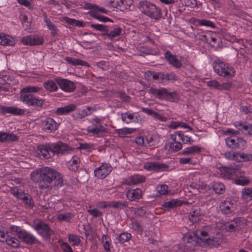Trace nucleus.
Segmentation results:
<instances>
[{
	"label": "nucleus",
	"mask_w": 252,
	"mask_h": 252,
	"mask_svg": "<svg viewBox=\"0 0 252 252\" xmlns=\"http://www.w3.org/2000/svg\"><path fill=\"white\" fill-rule=\"evenodd\" d=\"M43 86L47 91L51 92L57 91L58 89L56 82L52 80L44 82Z\"/></svg>",
	"instance_id": "72a5a7b5"
},
{
	"label": "nucleus",
	"mask_w": 252,
	"mask_h": 252,
	"mask_svg": "<svg viewBox=\"0 0 252 252\" xmlns=\"http://www.w3.org/2000/svg\"><path fill=\"white\" fill-rule=\"evenodd\" d=\"M91 27L94 29L96 30L103 32V34L106 35L108 32V27L104 25L92 24L91 25Z\"/></svg>",
	"instance_id": "de8ad7c7"
},
{
	"label": "nucleus",
	"mask_w": 252,
	"mask_h": 252,
	"mask_svg": "<svg viewBox=\"0 0 252 252\" xmlns=\"http://www.w3.org/2000/svg\"><path fill=\"white\" fill-rule=\"evenodd\" d=\"M42 129L48 132H51L56 130L58 127V124L51 118H46L41 122Z\"/></svg>",
	"instance_id": "4468645a"
},
{
	"label": "nucleus",
	"mask_w": 252,
	"mask_h": 252,
	"mask_svg": "<svg viewBox=\"0 0 252 252\" xmlns=\"http://www.w3.org/2000/svg\"><path fill=\"white\" fill-rule=\"evenodd\" d=\"M57 217L59 221L69 222L74 217V215L70 212H63L58 214Z\"/></svg>",
	"instance_id": "c9c22d12"
},
{
	"label": "nucleus",
	"mask_w": 252,
	"mask_h": 252,
	"mask_svg": "<svg viewBox=\"0 0 252 252\" xmlns=\"http://www.w3.org/2000/svg\"><path fill=\"white\" fill-rule=\"evenodd\" d=\"M252 161V154L240 152L239 162H248Z\"/></svg>",
	"instance_id": "8fccbe9b"
},
{
	"label": "nucleus",
	"mask_w": 252,
	"mask_h": 252,
	"mask_svg": "<svg viewBox=\"0 0 252 252\" xmlns=\"http://www.w3.org/2000/svg\"><path fill=\"white\" fill-rule=\"evenodd\" d=\"M11 193L16 197L23 200V202L30 208H32L34 205V202L31 196L23 192L21 189L17 188H12L10 189Z\"/></svg>",
	"instance_id": "1a4fd4ad"
},
{
	"label": "nucleus",
	"mask_w": 252,
	"mask_h": 252,
	"mask_svg": "<svg viewBox=\"0 0 252 252\" xmlns=\"http://www.w3.org/2000/svg\"><path fill=\"white\" fill-rule=\"evenodd\" d=\"M131 238L130 233L124 232L120 234L117 238L118 242L121 244H123L129 241Z\"/></svg>",
	"instance_id": "37998d69"
},
{
	"label": "nucleus",
	"mask_w": 252,
	"mask_h": 252,
	"mask_svg": "<svg viewBox=\"0 0 252 252\" xmlns=\"http://www.w3.org/2000/svg\"><path fill=\"white\" fill-rule=\"evenodd\" d=\"M233 208V204L229 200H225L220 205V208L224 214H228L231 212Z\"/></svg>",
	"instance_id": "c85d7f7f"
},
{
	"label": "nucleus",
	"mask_w": 252,
	"mask_h": 252,
	"mask_svg": "<svg viewBox=\"0 0 252 252\" xmlns=\"http://www.w3.org/2000/svg\"><path fill=\"white\" fill-rule=\"evenodd\" d=\"M179 162L181 164H192V159L190 158H179Z\"/></svg>",
	"instance_id": "69168bd1"
},
{
	"label": "nucleus",
	"mask_w": 252,
	"mask_h": 252,
	"mask_svg": "<svg viewBox=\"0 0 252 252\" xmlns=\"http://www.w3.org/2000/svg\"><path fill=\"white\" fill-rule=\"evenodd\" d=\"M168 166L164 164L158 162H147L144 166V168L149 171L158 172L165 170Z\"/></svg>",
	"instance_id": "2eb2a0df"
},
{
	"label": "nucleus",
	"mask_w": 252,
	"mask_h": 252,
	"mask_svg": "<svg viewBox=\"0 0 252 252\" xmlns=\"http://www.w3.org/2000/svg\"><path fill=\"white\" fill-rule=\"evenodd\" d=\"M121 118L123 122H125L127 124H129L131 122V120L133 119V115L129 112L122 113Z\"/></svg>",
	"instance_id": "6e6d98bb"
},
{
	"label": "nucleus",
	"mask_w": 252,
	"mask_h": 252,
	"mask_svg": "<svg viewBox=\"0 0 252 252\" xmlns=\"http://www.w3.org/2000/svg\"><path fill=\"white\" fill-rule=\"evenodd\" d=\"M207 85L210 87L214 88L216 89H220V83L216 80H211L207 82Z\"/></svg>",
	"instance_id": "680f3d73"
},
{
	"label": "nucleus",
	"mask_w": 252,
	"mask_h": 252,
	"mask_svg": "<svg viewBox=\"0 0 252 252\" xmlns=\"http://www.w3.org/2000/svg\"><path fill=\"white\" fill-rule=\"evenodd\" d=\"M9 233L11 235L17 236L22 241L27 244H33L36 241L34 236L18 226H11Z\"/></svg>",
	"instance_id": "20e7f679"
},
{
	"label": "nucleus",
	"mask_w": 252,
	"mask_h": 252,
	"mask_svg": "<svg viewBox=\"0 0 252 252\" xmlns=\"http://www.w3.org/2000/svg\"><path fill=\"white\" fill-rule=\"evenodd\" d=\"M36 153L40 158L45 159L50 158L55 155L53 143L39 146Z\"/></svg>",
	"instance_id": "9d476101"
},
{
	"label": "nucleus",
	"mask_w": 252,
	"mask_h": 252,
	"mask_svg": "<svg viewBox=\"0 0 252 252\" xmlns=\"http://www.w3.org/2000/svg\"><path fill=\"white\" fill-rule=\"evenodd\" d=\"M18 140V137L13 133L0 132V142H12Z\"/></svg>",
	"instance_id": "cd10ccee"
},
{
	"label": "nucleus",
	"mask_w": 252,
	"mask_h": 252,
	"mask_svg": "<svg viewBox=\"0 0 252 252\" xmlns=\"http://www.w3.org/2000/svg\"><path fill=\"white\" fill-rule=\"evenodd\" d=\"M87 212L91 215H92L94 218H96L97 217H99L101 216L103 214L102 212L99 211L96 208L88 209Z\"/></svg>",
	"instance_id": "bf43d9fd"
},
{
	"label": "nucleus",
	"mask_w": 252,
	"mask_h": 252,
	"mask_svg": "<svg viewBox=\"0 0 252 252\" xmlns=\"http://www.w3.org/2000/svg\"><path fill=\"white\" fill-rule=\"evenodd\" d=\"M140 9L144 14L155 20H159L162 16L160 8L147 1L140 3Z\"/></svg>",
	"instance_id": "7ed1b4c3"
},
{
	"label": "nucleus",
	"mask_w": 252,
	"mask_h": 252,
	"mask_svg": "<svg viewBox=\"0 0 252 252\" xmlns=\"http://www.w3.org/2000/svg\"><path fill=\"white\" fill-rule=\"evenodd\" d=\"M142 191L139 189L128 190L126 192V197L130 201L139 199L142 197Z\"/></svg>",
	"instance_id": "4be33fe9"
},
{
	"label": "nucleus",
	"mask_w": 252,
	"mask_h": 252,
	"mask_svg": "<svg viewBox=\"0 0 252 252\" xmlns=\"http://www.w3.org/2000/svg\"><path fill=\"white\" fill-rule=\"evenodd\" d=\"M94 18H95L96 19H97L99 21L102 22H113V20H112L111 19H110L107 17L99 15L97 13H95L94 15Z\"/></svg>",
	"instance_id": "e2e57ef3"
},
{
	"label": "nucleus",
	"mask_w": 252,
	"mask_h": 252,
	"mask_svg": "<svg viewBox=\"0 0 252 252\" xmlns=\"http://www.w3.org/2000/svg\"><path fill=\"white\" fill-rule=\"evenodd\" d=\"M182 203L183 202L181 200L178 199H174L165 202L163 204L162 206L167 210H169L180 206L182 205Z\"/></svg>",
	"instance_id": "bb28decb"
},
{
	"label": "nucleus",
	"mask_w": 252,
	"mask_h": 252,
	"mask_svg": "<svg viewBox=\"0 0 252 252\" xmlns=\"http://www.w3.org/2000/svg\"><path fill=\"white\" fill-rule=\"evenodd\" d=\"M92 108L91 107L87 106L85 109H79L78 111L76 118L81 119L84 117L90 115L92 112Z\"/></svg>",
	"instance_id": "ea45409f"
},
{
	"label": "nucleus",
	"mask_w": 252,
	"mask_h": 252,
	"mask_svg": "<svg viewBox=\"0 0 252 252\" xmlns=\"http://www.w3.org/2000/svg\"><path fill=\"white\" fill-rule=\"evenodd\" d=\"M201 239L203 241V243L210 246L217 247L220 243V240L218 238H213L212 239L210 238L207 239L201 238Z\"/></svg>",
	"instance_id": "e433bc0d"
},
{
	"label": "nucleus",
	"mask_w": 252,
	"mask_h": 252,
	"mask_svg": "<svg viewBox=\"0 0 252 252\" xmlns=\"http://www.w3.org/2000/svg\"><path fill=\"white\" fill-rule=\"evenodd\" d=\"M19 99L28 106L39 108L42 107L44 102V99L39 98L32 94H21Z\"/></svg>",
	"instance_id": "0eeeda50"
},
{
	"label": "nucleus",
	"mask_w": 252,
	"mask_h": 252,
	"mask_svg": "<svg viewBox=\"0 0 252 252\" xmlns=\"http://www.w3.org/2000/svg\"><path fill=\"white\" fill-rule=\"evenodd\" d=\"M127 204L124 202L120 201H112L109 202V207H112L115 208H122L124 207H126Z\"/></svg>",
	"instance_id": "5fc2aeb1"
},
{
	"label": "nucleus",
	"mask_w": 252,
	"mask_h": 252,
	"mask_svg": "<svg viewBox=\"0 0 252 252\" xmlns=\"http://www.w3.org/2000/svg\"><path fill=\"white\" fill-rule=\"evenodd\" d=\"M66 61L69 63L74 65H87L88 64L86 62H84L81 60L75 58H72L70 57H68L66 58Z\"/></svg>",
	"instance_id": "a18cd8bd"
},
{
	"label": "nucleus",
	"mask_w": 252,
	"mask_h": 252,
	"mask_svg": "<svg viewBox=\"0 0 252 252\" xmlns=\"http://www.w3.org/2000/svg\"><path fill=\"white\" fill-rule=\"evenodd\" d=\"M177 140H178L172 141V142H171L169 145L170 149L174 151H178L182 148V143L178 142Z\"/></svg>",
	"instance_id": "603ef678"
},
{
	"label": "nucleus",
	"mask_w": 252,
	"mask_h": 252,
	"mask_svg": "<svg viewBox=\"0 0 252 252\" xmlns=\"http://www.w3.org/2000/svg\"><path fill=\"white\" fill-rule=\"evenodd\" d=\"M242 197L246 201L252 200V188H246L242 189Z\"/></svg>",
	"instance_id": "58836bf2"
},
{
	"label": "nucleus",
	"mask_w": 252,
	"mask_h": 252,
	"mask_svg": "<svg viewBox=\"0 0 252 252\" xmlns=\"http://www.w3.org/2000/svg\"><path fill=\"white\" fill-rule=\"evenodd\" d=\"M200 148L198 146H192L184 149L181 152L184 155H194L196 153L200 152Z\"/></svg>",
	"instance_id": "c756f323"
},
{
	"label": "nucleus",
	"mask_w": 252,
	"mask_h": 252,
	"mask_svg": "<svg viewBox=\"0 0 252 252\" xmlns=\"http://www.w3.org/2000/svg\"><path fill=\"white\" fill-rule=\"evenodd\" d=\"M214 71L219 75L225 78H231L234 76V68L228 63L220 60H216L213 63Z\"/></svg>",
	"instance_id": "f03ea898"
},
{
	"label": "nucleus",
	"mask_w": 252,
	"mask_h": 252,
	"mask_svg": "<svg viewBox=\"0 0 252 252\" xmlns=\"http://www.w3.org/2000/svg\"><path fill=\"white\" fill-rule=\"evenodd\" d=\"M233 222L237 230L244 228L246 225V220L243 218H236L233 220Z\"/></svg>",
	"instance_id": "4c0bfd02"
},
{
	"label": "nucleus",
	"mask_w": 252,
	"mask_h": 252,
	"mask_svg": "<svg viewBox=\"0 0 252 252\" xmlns=\"http://www.w3.org/2000/svg\"><path fill=\"white\" fill-rule=\"evenodd\" d=\"M164 57L165 59L173 66L176 68H180L182 67V63L176 56L173 55L170 52L166 51L165 53Z\"/></svg>",
	"instance_id": "a211bd4d"
},
{
	"label": "nucleus",
	"mask_w": 252,
	"mask_h": 252,
	"mask_svg": "<svg viewBox=\"0 0 252 252\" xmlns=\"http://www.w3.org/2000/svg\"><path fill=\"white\" fill-rule=\"evenodd\" d=\"M90 8L92 11L97 13H102L107 14L109 11L103 7H100L99 6L95 4H91Z\"/></svg>",
	"instance_id": "49530a36"
},
{
	"label": "nucleus",
	"mask_w": 252,
	"mask_h": 252,
	"mask_svg": "<svg viewBox=\"0 0 252 252\" xmlns=\"http://www.w3.org/2000/svg\"><path fill=\"white\" fill-rule=\"evenodd\" d=\"M197 22L200 26L209 27L213 28L215 27L214 24L209 20L205 19L198 20Z\"/></svg>",
	"instance_id": "4d7b16f0"
},
{
	"label": "nucleus",
	"mask_w": 252,
	"mask_h": 252,
	"mask_svg": "<svg viewBox=\"0 0 252 252\" xmlns=\"http://www.w3.org/2000/svg\"><path fill=\"white\" fill-rule=\"evenodd\" d=\"M0 112L3 114L9 113L13 115H22L24 114L25 110L13 106H0Z\"/></svg>",
	"instance_id": "6ab92c4d"
},
{
	"label": "nucleus",
	"mask_w": 252,
	"mask_h": 252,
	"mask_svg": "<svg viewBox=\"0 0 252 252\" xmlns=\"http://www.w3.org/2000/svg\"><path fill=\"white\" fill-rule=\"evenodd\" d=\"M235 126L245 134L252 135V124L237 122L235 124Z\"/></svg>",
	"instance_id": "5701e85b"
},
{
	"label": "nucleus",
	"mask_w": 252,
	"mask_h": 252,
	"mask_svg": "<svg viewBox=\"0 0 252 252\" xmlns=\"http://www.w3.org/2000/svg\"><path fill=\"white\" fill-rule=\"evenodd\" d=\"M112 170L110 164L104 163L94 171V175L97 178L103 179L108 175Z\"/></svg>",
	"instance_id": "9b49d317"
},
{
	"label": "nucleus",
	"mask_w": 252,
	"mask_h": 252,
	"mask_svg": "<svg viewBox=\"0 0 252 252\" xmlns=\"http://www.w3.org/2000/svg\"><path fill=\"white\" fill-rule=\"evenodd\" d=\"M42 91V88L38 86H28L23 88L21 91L22 94H32L37 93Z\"/></svg>",
	"instance_id": "2f4dec72"
},
{
	"label": "nucleus",
	"mask_w": 252,
	"mask_h": 252,
	"mask_svg": "<svg viewBox=\"0 0 252 252\" xmlns=\"http://www.w3.org/2000/svg\"><path fill=\"white\" fill-rule=\"evenodd\" d=\"M32 227L38 234L46 239H49L53 233V231L50 229L49 226L40 220H34Z\"/></svg>",
	"instance_id": "423d86ee"
},
{
	"label": "nucleus",
	"mask_w": 252,
	"mask_h": 252,
	"mask_svg": "<svg viewBox=\"0 0 252 252\" xmlns=\"http://www.w3.org/2000/svg\"><path fill=\"white\" fill-rule=\"evenodd\" d=\"M145 181L146 178L144 175L135 174L125 179L123 183L125 184L131 186L144 183Z\"/></svg>",
	"instance_id": "dca6fc26"
},
{
	"label": "nucleus",
	"mask_w": 252,
	"mask_h": 252,
	"mask_svg": "<svg viewBox=\"0 0 252 252\" xmlns=\"http://www.w3.org/2000/svg\"><path fill=\"white\" fill-rule=\"evenodd\" d=\"M237 138L236 139L228 137L225 139V143L228 147L232 149H237Z\"/></svg>",
	"instance_id": "79ce46f5"
},
{
	"label": "nucleus",
	"mask_w": 252,
	"mask_h": 252,
	"mask_svg": "<svg viewBox=\"0 0 252 252\" xmlns=\"http://www.w3.org/2000/svg\"><path fill=\"white\" fill-rule=\"evenodd\" d=\"M122 30L121 28L119 27H116L111 32H109V30H108V32L107 33L106 35L109 38H113L120 35L122 33Z\"/></svg>",
	"instance_id": "c03bdc74"
},
{
	"label": "nucleus",
	"mask_w": 252,
	"mask_h": 252,
	"mask_svg": "<svg viewBox=\"0 0 252 252\" xmlns=\"http://www.w3.org/2000/svg\"><path fill=\"white\" fill-rule=\"evenodd\" d=\"M172 141L179 140L184 144H191L193 142V140L187 135H185L180 131H176L170 135Z\"/></svg>",
	"instance_id": "f3484780"
},
{
	"label": "nucleus",
	"mask_w": 252,
	"mask_h": 252,
	"mask_svg": "<svg viewBox=\"0 0 252 252\" xmlns=\"http://www.w3.org/2000/svg\"><path fill=\"white\" fill-rule=\"evenodd\" d=\"M15 44V40L12 37L3 33H0V45L12 46Z\"/></svg>",
	"instance_id": "b1692460"
},
{
	"label": "nucleus",
	"mask_w": 252,
	"mask_h": 252,
	"mask_svg": "<svg viewBox=\"0 0 252 252\" xmlns=\"http://www.w3.org/2000/svg\"><path fill=\"white\" fill-rule=\"evenodd\" d=\"M69 242L73 245H78L80 242V239L79 236L76 235L69 234L68 235Z\"/></svg>",
	"instance_id": "3c124183"
},
{
	"label": "nucleus",
	"mask_w": 252,
	"mask_h": 252,
	"mask_svg": "<svg viewBox=\"0 0 252 252\" xmlns=\"http://www.w3.org/2000/svg\"><path fill=\"white\" fill-rule=\"evenodd\" d=\"M5 242L8 245L13 248L18 247L20 244V242L18 239L10 236L9 237Z\"/></svg>",
	"instance_id": "09e8293b"
},
{
	"label": "nucleus",
	"mask_w": 252,
	"mask_h": 252,
	"mask_svg": "<svg viewBox=\"0 0 252 252\" xmlns=\"http://www.w3.org/2000/svg\"><path fill=\"white\" fill-rule=\"evenodd\" d=\"M135 129L128 127H125L118 130V132L119 134H128L133 132Z\"/></svg>",
	"instance_id": "0e129e2a"
},
{
	"label": "nucleus",
	"mask_w": 252,
	"mask_h": 252,
	"mask_svg": "<svg viewBox=\"0 0 252 252\" xmlns=\"http://www.w3.org/2000/svg\"><path fill=\"white\" fill-rule=\"evenodd\" d=\"M102 243L104 250L106 252H112L113 246L110 237L107 235H103L102 237Z\"/></svg>",
	"instance_id": "7c9ffc66"
},
{
	"label": "nucleus",
	"mask_w": 252,
	"mask_h": 252,
	"mask_svg": "<svg viewBox=\"0 0 252 252\" xmlns=\"http://www.w3.org/2000/svg\"><path fill=\"white\" fill-rule=\"evenodd\" d=\"M54 154H68L73 152L75 149L62 142L53 143Z\"/></svg>",
	"instance_id": "f8f14e48"
},
{
	"label": "nucleus",
	"mask_w": 252,
	"mask_h": 252,
	"mask_svg": "<svg viewBox=\"0 0 252 252\" xmlns=\"http://www.w3.org/2000/svg\"><path fill=\"white\" fill-rule=\"evenodd\" d=\"M93 121L95 124L88 126L87 131L92 135L100 136L106 131V128L101 124V121L98 118H94Z\"/></svg>",
	"instance_id": "6e6552de"
},
{
	"label": "nucleus",
	"mask_w": 252,
	"mask_h": 252,
	"mask_svg": "<svg viewBox=\"0 0 252 252\" xmlns=\"http://www.w3.org/2000/svg\"><path fill=\"white\" fill-rule=\"evenodd\" d=\"M61 248L63 252H73L71 247L66 243H63Z\"/></svg>",
	"instance_id": "774afa93"
},
{
	"label": "nucleus",
	"mask_w": 252,
	"mask_h": 252,
	"mask_svg": "<svg viewBox=\"0 0 252 252\" xmlns=\"http://www.w3.org/2000/svg\"><path fill=\"white\" fill-rule=\"evenodd\" d=\"M44 42L43 38L39 35H32V45H38L42 44Z\"/></svg>",
	"instance_id": "864d4df0"
},
{
	"label": "nucleus",
	"mask_w": 252,
	"mask_h": 252,
	"mask_svg": "<svg viewBox=\"0 0 252 252\" xmlns=\"http://www.w3.org/2000/svg\"><path fill=\"white\" fill-rule=\"evenodd\" d=\"M196 189L200 192L202 193H205L206 191L209 189V187L203 182H199V183L196 185Z\"/></svg>",
	"instance_id": "13d9d810"
},
{
	"label": "nucleus",
	"mask_w": 252,
	"mask_h": 252,
	"mask_svg": "<svg viewBox=\"0 0 252 252\" xmlns=\"http://www.w3.org/2000/svg\"><path fill=\"white\" fill-rule=\"evenodd\" d=\"M44 22L46 23L47 28L51 31L52 35L55 36L58 33V29L55 24L48 17L46 12L42 13Z\"/></svg>",
	"instance_id": "aec40b11"
},
{
	"label": "nucleus",
	"mask_w": 252,
	"mask_h": 252,
	"mask_svg": "<svg viewBox=\"0 0 252 252\" xmlns=\"http://www.w3.org/2000/svg\"><path fill=\"white\" fill-rule=\"evenodd\" d=\"M76 106L74 104H70L64 107L58 108L56 111V113L57 115H66L69 113L75 110Z\"/></svg>",
	"instance_id": "393cba45"
},
{
	"label": "nucleus",
	"mask_w": 252,
	"mask_h": 252,
	"mask_svg": "<svg viewBox=\"0 0 252 252\" xmlns=\"http://www.w3.org/2000/svg\"><path fill=\"white\" fill-rule=\"evenodd\" d=\"M21 42L25 45H32V35L23 37L21 39Z\"/></svg>",
	"instance_id": "338daca9"
},
{
	"label": "nucleus",
	"mask_w": 252,
	"mask_h": 252,
	"mask_svg": "<svg viewBox=\"0 0 252 252\" xmlns=\"http://www.w3.org/2000/svg\"><path fill=\"white\" fill-rule=\"evenodd\" d=\"M203 214L199 207H195L192 209L189 213V220L193 223L197 222L201 220Z\"/></svg>",
	"instance_id": "412c9836"
},
{
	"label": "nucleus",
	"mask_w": 252,
	"mask_h": 252,
	"mask_svg": "<svg viewBox=\"0 0 252 252\" xmlns=\"http://www.w3.org/2000/svg\"><path fill=\"white\" fill-rule=\"evenodd\" d=\"M56 82L61 89L66 92H72L76 88L75 84L72 81L62 78H56Z\"/></svg>",
	"instance_id": "ddd939ff"
},
{
	"label": "nucleus",
	"mask_w": 252,
	"mask_h": 252,
	"mask_svg": "<svg viewBox=\"0 0 252 252\" xmlns=\"http://www.w3.org/2000/svg\"><path fill=\"white\" fill-rule=\"evenodd\" d=\"M223 156L228 160H232L236 162H239L240 152L235 151H228L225 152Z\"/></svg>",
	"instance_id": "473e14b6"
},
{
	"label": "nucleus",
	"mask_w": 252,
	"mask_h": 252,
	"mask_svg": "<svg viewBox=\"0 0 252 252\" xmlns=\"http://www.w3.org/2000/svg\"><path fill=\"white\" fill-rule=\"evenodd\" d=\"M213 189L217 194H223L225 191L224 186L220 182H214L212 184Z\"/></svg>",
	"instance_id": "f704fd0d"
},
{
	"label": "nucleus",
	"mask_w": 252,
	"mask_h": 252,
	"mask_svg": "<svg viewBox=\"0 0 252 252\" xmlns=\"http://www.w3.org/2000/svg\"><path fill=\"white\" fill-rule=\"evenodd\" d=\"M31 178L34 182H39L40 187L45 189L61 187L63 182L61 175L48 167L36 169L32 173Z\"/></svg>",
	"instance_id": "f257e3e1"
},
{
	"label": "nucleus",
	"mask_w": 252,
	"mask_h": 252,
	"mask_svg": "<svg viewBox=\"0 0 252 252\" xmlns=\"http://www.w3.org/2000/svg\"><path fill=\"white\" fill-rule=\"evenodd\" d=\"M148 93L159 99H164L169 101H173L176 96L175 92H169L165 88L157 89L151 88L148 90Z\"/></svg>",
	"instance_id": "39448f33"
},
{
	"label": "nucleus",
	"mask_w": 252,
	"mask_h": 252,
	"mask_svg": "<svg viewBox=\"0 0 252 252\" xmlns=\"http://www.w3.org/2000/svg\"><path fill=\"white\" fill-rule=\"evenodd\" d=\"M237 176L239 177V178L235 181V183L237 185L245 186L248 185L250 183L249 179L245 177V172L244 171H238L236 173Z\"/></svg>",
	"instance_id": "a878e982"
},
{
	"label": "nucleus",
	"mask_w": 252,
	"mask_h": 252,
	"mask_svg": "<svg viewBox=\"0 0 252 252\" xmlns=\"http://www.w3.org/2000/svg\"><path fill=\"white\" fill-rule=\"evenodd\" d=\"M157 191L161 195H165L168 192V187L167 185H161L157 188Z\"/></svg>",
	"instance_id": "052dcab7"
},
{
	"label": "nucleus",
	"mask_w": 252,
	"mask_h": 252,
	"mask_svg": "<svg viewBox=\"0 0 252 252\" xmlns=\"http://www.w3.org/2000/svg\"><path fill=\"white\" fill-rule=\"evenodd\" d=\"M80 160L78 158L73 157L69 162V168L70 170L75 171L79 165Z\"/></svg>",
	"instance_id": "a19ab883"
}]
</instances>
